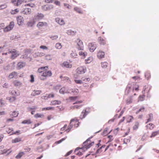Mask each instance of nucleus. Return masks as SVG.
Listing matches in <instances>:
<instances>
[{
    "label": "nucleus",
    "mask_w": 159,
    "mask_h": 159,
    "mask_svg": "<svg viewBox=\"0 0 159 159\" xmlns=\"http://www.w3.org/2000/svg\"><path fill=\"white\" fill-rule=\"evenodd\" d=\"M48 66L41 67L38 69V72L39 73H42L39 76V78L41 80H45L47 77L52 76V72L50 70H48Z\"/></svg>",
    "instance_id": "nucleus-1"
},
{
    "label": "nucleus",
    "mask_w": 159,
    "mask_h": 159,
    "mask_svg": "<svg viewBox=\"0 0 159 159\" xmlns=\"http://www.w3.org/2000/svg\"><path fill=\"white\" fill-rule=\"evenodd\" d=\"M76 43V48L79 50H82L84 49V45L83 42L80 39H77L75 41Z\"/></svg>",
    "instance_id": "nucleus-2"
},
{
    "label": "nucleus",
    "mask_w": 159,
    "mask_h": 159,
    "mask_svg": "<svg viewBox=\"0 0 159 159\" xmlns=\"http://www.w3.org/2000/svg\"><path fill=\"white\" fill-rule=\"evenodd\" d=\"M8 53L11 54V58L12 59H15L19 55L15 49H9Z\"/></svg>",
    "instance_id": "nucleus-3"
},
{
    "label": "nucleus",
    "mask_w": 159,
    "mask_h": 159,
    "mask_svg": "<svg viewBox=\"0 0 159 159\" xmlns=\"http://www.w3.org/2000/svg\"><path fill=\"white\" fill-rule=\"evenodd\" d=\"M79 125V122L78 120L75 118L72 119L69 125V128H72L74 125L75 127H77Z\"/></svg>",
    "instance_id": "nucleus-4"
},
{
    "label": "nucleus",
    "mask_w": 159,
    "mask_h": 159,
    "mask_svg": "<svg viewBox=\"0 0 159 159\" xmlns=\"http://www.w3.org/2000/svg\"><path fill=\"white\" fill-rule=\"evenodd\" d=\"M94 144V142H91L90 140L88 139L84 143V148L87 149L90 148Z\"/></svg>",
    "instance_id": "nucleus-5"
},
{
    "label": "nucleus",
    "mask_w": 159,
    "mask_h": 159,
    "mask_svg": "<svg viewBox=\"0 0 159 159\" xmlns=\"http://www.w3.org/2000/svg\"><path fill=\"white\" fill-rule=\"evenodd\" d=\"M25 0H12L11 1V2L14 6L18 7L24 3H26Z\"/></svg>",
    "instance_id": "nucleus-6"
},
{
    "label": "nucleus",
    "mask_w": 159,
    "mask_h": 159,
    "mask_svg": "<svg viewBox=\"0 0 159 159\" xmlns=\"http://www.w3.org/2000/svg\"><path fill=\"white\" fill-rule=\"evenodd\" d=\"M14 26V22L13 21H11L8 25L4 29L3 31L5 32L9 31L13 29Z\"/></svg>",
    "instance_id": "nucleus-7"
},
{
    "label": "nucleus",
    "mask_w": 159,
    "mask_h": 159,
    "mask_svg": "<svg viewBox=\"0 0 159 159\" xmlns=\"http://www.w3.org/2000/svg\"><path fill=\"white\" fill-rule=\"evenodd\" d=\"M83 102L82 100H80L79 101H77L76 102L73 103V104H75L73 107V109H80L83 106V105L81 104Z\"/></svg>",
    "instance_id": "nucleus-8"
},
{
    "label": "nucleus",
    "mask_w": 159,
    "mask_h": 159,
    "mask_svg": "<svg viewBox=\"0 0 159 159\" xmlns=\"http://www.w3.org/2000/svg\"><path fill=\"white\" fill-rule=\"evenodd\" d=\"M86 71V68L83 66H80L76 70L77 73L79 74H83Z\"/></svg>",
    "instance_id": "nucleus-9"
},
{
    "label": "nucleus",
    "mask_w": 159,
    "mask_h": 159,
    "mask_svg": "<svg viewBox=\"0 0 159 159\" xmlns=\"http://www.w3.org/2000/svg\"><path fill=\"white\" fill-rule=\"evenodd\" d=\"M16 20L17 24L19 25H22L24 23V19L23 17L21 16H19L16 17Z\"/></svg>",
    "instance_id": "nucleus-10"
},
{
    "label": "nucleus",
    "mask_w": 159,
    "mask_h": 159,
    "mask_svg": "<svg viewBox=\"0 0 159 159\" xmlns=\"http://www.w3.org/2000/svg\"><path fill=\"white\" fill-rule=\"evenodd\" d=\"M89 48L91 52H93L96 48V44L94 43H90L89 44Z\"/></svg>",
    "instance_id": "nucleus-11"
},
{
    "label": "nucleus",
    "mask_w": 159,
    "mask_h": 159,
    "mask_svg": "<svg viewBox=\"0 0 159 159\" xmlns=\"http://www.w3.org/2000/svg\"><path fill=\"white\" fill-rule=\"evenodd\" d=\"M48 25V24L47 22H39L37 25V26L39 28H41L42 27L45 26H46Z\"/></svg>",
    "instance_id": "nucleus-12"
},
{
    "label": "nucleus",
    "mask_w": 159,
    "mask_h": 159,
    "mask_svg": "<svg viewBox=\"0 0 159 159\" xmlns=\"http://www.w3.org/2000/svg\"><path fill=\"white\" fill-rule=\"evenodd\" d=\"M31 12V9L28 8L24 9V10L22 11V13L26 15L30 14Z\"/></svg>",
    "instance_id": "nucleus-13"
},
{
    "label": "nucleus",
    "mask_w": 159,
    "mask_h": 159,
    "mask_svg": "<svg viewBox=\"0 0 159 159\" xmlns=\"http://www.w3.org/2000/svg\"><path fill=\"white\" fill-rule=\"evenodd\" d=\"M17 73L14 71L9 74V78L10 79H12L14 77L16 78L17 77Z\"/></svg>",
    "instance_id": "nucleus-14"
},
{
    "label": "nucleus",
    "mask_w": 159,
    "mask_h": 159,
    "mask_svg": "<svg viewBox=\"0 0 159 159\" xmlns=\"http://www.w3.org/2000/svg\"><path fill=\"white\" fill-rule=\"evenodd\" d=\"M147 118V121L146 123H147L148 122L151 121L153 119V114L152 113L148 114L146 117Z\"/></svg>",
    "instance_id": "nucleus-15"
},
{
    "label": "nucleus",
    "mask_w": 159,
    "mask_h": 159,
    "mask_svg": "<svg viewBox=\"0 0 159 159\" xmlns=\"http://www.w3.org/2000/svg\"><path fill=\"white\" fill-rule=\"evenodd\" d=\"M56 21L61 25H63L65 24V22L62 19L59 18H57L55 19Z\"/></svg>",
    "instance_id": "nucleus-16"
},
{
    "label": "nucleus",
    "mask_w": 159,
    "mask_h": 159,
    "mask_svg": "<svg viewBox=\"0 0 159 159\" xmlns=\"http://www.w3.org/2000/svg\"><path fill=\"white\" fill-rule=\"evenodd\" d=\"M71 129V128H69V125L68 126L67 125H65L61 129V130L62 131H65L68 132Z\"/></svg>",
    "instance_id": "nucleus-17"
},
{
    "label": "nucleus",
    "mask_w": 159,
    "mask_h": 159,
    "mask_svg": "<svg viewBox=\"0 0 159 159\" xmlns=\"http://www.w3.org/2000/svg\"><path fill=\"white\" fill-rule=\"evenodd\" d=\"M25 63L20 62L17 64V68L18 69H20L25 66Z\"/></svg>",
    "instance_id": "nucleus-18"
},
{
    "label": "nucleus",
    "mask_w": 159,
    "mask_h": 159,
    "mask_svg": "<svg viewBox=\"0 0 159 159\" xmlns=\"http://www.w3.org/2000/svg\"><path fill=\"white\" fill-rule=\"evenodd\" d=\"M62 66L66 68H71L72 67V65L70 64L69 62L65 61L63 63Z\"/></svg>",
    "instance_id": "nucleus-19"
},
{
    "label": "nucleus",
    "mask_w": 159,
    "mask_h": 159,
    "mask_svg": "<svg viewBox=\"0 0 159 159\" xmlns=\"http://www.w3.org/2000/svg\"><path fill=\"white\" fill-rule=\"evenodd\" d=\"M81 79L83 81V83L87 84V83L90 81V79L89 78L86 77L84 76L81 78Z\"/></svg>",
    "instance_id": "nucleus-20"
},
{
    "label": "nucleus",
    "mask_w": 159,
    "mask_h": 159,
    "mask_svg": "<svg viewBox=\"0 0 159 159\" xmlns=\"http://www.w3.org/2000/svg\"><path fill=\"white\" fill-rule=\"evenodd\" d=\"M98 41L99 43L101 44V45H105L106 43V41L104 39L102 38L101 37H99L98 38Z\"/></svg>",
    "instance_id": "nucleus-21"
},
{
    "label": "nucleus",
    "mask_w": 159,
    "mask_h": 159,
    "mask_svg": "<svg viewBox=\"0 0 159 159\" xmlns=\"http://www.w3.org/2000/svg\"><path fill=\"white\" fill-rule=\"evenodd\" d=\"M104 55L105 53L104 52L99 51L98 53L97 56L99 58L101 59L104 57Z\"/></svg>",
    "instance_id": "nucleus-22"
},
{
    "label": "nucleus",
    "mask_w": 159,
    "mask_h": 159,
    "mask_svg": "<svg viewBox=\"0 0 159 159\" xmlns=\"http://www.w3.org/2000/svg\"><path fill=\"white\" fill-rule=\"evenodd\" d=\"M41 91L40 90H34L31 93V95L34 96L40 94Z\"/></svg>",
    "instance_id": "nucleus-23"
},
{
    "label": "nucleus",
    "mask_w": 159,
    "mask_h": 159,
    "mask_svg": "<svg viewBox=\"0 0 159 159\" xmlns=\"http://www.w3.org/2000/svg\"><path fill=\"white\" fill-rule=\"evenodd\" d=\"M146 127L148 129L152 130L155 127V125L152 123H149L146 125Z\"/></svg>",
    "instance_id": "nucleus-24"
},
{
    "label": "nucleus",
    "mask_w": 159,
    "mask_h": 159,
    "mask_svg": "<svg viewBox=\"0 0 159 159\" xmlns=\"http://www.w3.org/2000/svg\"><path fill=\"white\" fill-rule=\"evenodd\" d=\"M13 83L15 86H20L21 85V83L19 81L16 80L13 82Z\"/></svg>",
    "instance_id": "nucleus-25"
},
{
    "label": "nucleus",
    "mask_w": 159,
    "mask_h": 159,
    "mask_svg": "<svg viewBox=\"0 0 159 159\" xmlns=\"http://www.w3.org/2000/svg\"><path fill=\"white\" fill-rule=\"evenodd\" d=\"M89 113V112L86 111V110H84L82 111L81 115V116L82 117H81V118H84Z\"/></svg>",
    "instance_id": "nucleus-26"
},
{
    "label": "nucleus",
    "mask_w": 159,
    "mask_h": 159,
    "mask_svg": "<svg viewBox=\"0 0 159 159\" xmlns=\"http://www.w3.org/2000/svg\"><path fill=\"white\" fill-rule=\"evenodd\" d=\"M133 119L134 117L128 115L126 116V120L128 123L131 122Z\"/></svg>",
    "instance_id": "nucleus-27"
},
{
    "label": "nucleus",
    "mask_w": 159,
    "mask_h": 159,
    "mask_svg": "<svg viewBox=\"0 0 159 159\" xmlns=\"http://www.w3.org/2000/svg\"><path fill=\"white\" fill-rule=\"evenodd\" d=\"M44 17V15L41 13H38L37 15L35 16L36 19L40 20L43 19Z\"/></svg>",
    "instance_id": "nucleus-28"
},
{
    "label": "nucleus",
    "mask_w": 159,
    "mask_h": 159,
    "mask_svg": "<svg viewBox=\"0 0 159 159\" xmlns=\"http://www.w3.org/2000/svg\"><path fill=\"white\" fill-rule=\"evenodd\" d=\"M67 33L69 35L74 36L75 35L76 33V31H72L71 30H70L67 31Z\"/></svg>",
    "instance_id": "nucleus-29"
},
{
    "label": "nucleus",
    "mask_w": 159,
    "mask_h": 159,
    "mask_svg": "<svg viewBox=\"0 0 159 159\" xmlns=\"http://www.w3.org/2000/svg\"><path fill=\"white\" fill-rule=\"evenodd\" d=\"M21 141V139L20 138H16L12 140L11 142L12 143H15L19 142Z\"/></svg>",
    "instance_id": "nucleus-30"
},
{
    "label": "nucleus",
    "mask_w": 159,
    "mask_h": 159,
    "mask_svg": "<svg viewBox=\"0 0 159 159\" xmlns=\"http://www.w3.org/2000/svg\"><path fill=\"white\" fill-rule=\"evenodd\" d=\"M59 92L61 93L62 94H64L65 93H67L69 92H68L67 90L65 88H61L59 91Z\"/></svg>",
    "instance_id": "nucleus-31"
},
{
    "label": "nucleus",
    "mask_w": 159,
    "mask_h": 159,
    "mask_svg": "<svg viewBox=\"0 0 159 159\" xmlns=\"http://www.w3.org/2000/svg\"><path fill=\"white\" fill-rule=\"evenodd\" d=\"M158 134H159V130L152 132L150 136V137L152 138L154 137Z\"/></svg>",
    "instance_id": "nucleus-32"
},
{
    "label": "nucleus",
    "mask_w": 159,
    "mask_h": 159,
    "mask_svg": "<svg viewBox=\"0 0 159 159\" xmlns=\"http://www.w3.org/2000/svg\"><path fill=\"white\" fill-rule=\"evenodd\" d=\"M60 78L63 80H66L69 83H71V81L70 80L69 78L67 77H63L61 75L60 76Z\"/></svg>",
    "instance_id": "nucleus-33"
},
{
    "label": "nucleus",
    "mask_w": 159,
    "mask_h": 159,
    "mask_svg": "<svg viewBox=\"0 0 159 159\" xmlns=\"http://www.w3.org/2000/svg\"><path fill=\"white\" fill-rule=\"evenodd\" d=\"M18 115V113L15 111L12 112L10 114V116L12 118L17 117Z\"/></svg>",
    "instance_id": "nucleus-34"
},
{
    "label": "nucleus",
    "mask_w": 159,
    "mask_h": 159,
    "mask_svg": "<svg viewBox=\"0 0 159 159\" xmlns=\"http://www.w3.org/2000/svg\"><path fill=\"white\" fill-rule=\"evenodd\" d=\"M93 60V58L92 57H89L85 60V62L86 64L90 63Z\"/></svg>",
    "instance_id": "nucleus-35"
},
{
    "label": "nucleus",
    "mask_w": 159,
    "mask_h": 159,
    "mask_svg": "<svg viewBox=\"0 0 159 159\" xmlns=\"http://www.w3.org/2000/svg\"><path fill=\"white\" fill-rule=\"evenodd\" d=\"M139 85L134 84L133 88V91L135 90L136 91H138L139 90Z\"/></svg>",
    "instance_id": "nucleus-36"
},
{
    "label": "nucleus",
    "mask_w": 159,
    "mask_h": 159,
    "mask_svg": "<svg viewBox=\"0 0 159 159\" xmlns=\"http://www.w3.org/2000/svg\"><path fill=\"white\" fill-rule=\"evenodd\" d=\"M139 125V122L138 121H136L133 126V129L134 130H136L138 129Z\"/></svg>",
    "instance_id": "nucleus-37"
},
{
    "label": "nucleus",
    "mask_w": 159,
    "mask_h": 159,
    "mask_svg": "<svg viewBox=\"0 0 159 159\" xmlns=\"http://www.w3.org/2000/svg\"><path fill=\"white\" fill-rule=\"evenodd\" d=\"M24 153L23 152H20L16 156V159L20 158L24 155Z\"/></svg>",
    "instance_id": "nucleus-38"
},
{
    "label": "nucleus",
    "mask_w": 159,
    "mask_h": 159,
    "mask_svg": "<svg viewBox=\"0 0 159 159\" xmlns=\"http://www.w3.org/2000/svg\"><path fill=\"white\" fill-rule=\"evenodd\" d=\"M19 12V10L18 9H16L15 10H11V13L12 15H15Z\"/></svg>",
    "instance_id": "nucleus-39"
},
{
    "label": "nucleus",
    "mask_w": 159,
    "mask_h": 159,
    "mask_svg": "<svg viewBox=\"0 0 159 159\" xmlns=\"http://www.w3.org/2000/svg\"><path fill=\"white\" fill-rule=\"evenodd\" d=\"M44 115L42 114L37 113L34 115V117L36 118H43L44 117Z\"/></svg>",
    "instance_id": "nucleus-40"
},
{
    "label": "nucleus",
    "mask_w": 159,
    "mask_h": 159,
    "mask_svg": "<svg viewBox=\"0 0 159 159\" xmlns=\"http://www.w3.org/2000/svg\"><path fill=\"white\" fill-rule=\"evenodd\" d=\"M31 122L30 119H28L23 120L22 122L21 123L23 124H30Z\"/></svg>",
    "instance_id": "nucleus-41"
},
{
    "label": "nucleus",
    "mask_w": 159,
    "mask_h": 159,
    "mask_svg": "<svg viewBox=\"0 0 159 159\" xmlns=\"http://www.w3.org/2000/svg\"><path fill=\"white\" fill-rule=\"evenodd\" d=\"M113 145L112 144H110L109 145L107 146V147L104 150V151H106L108 149H109L110 150H112L113 149Z\"/></svg>",
    "instance_id": "nucleus-42"
},
{
    "label": "nucleus",
    "mask_w": 159,
    "mask_h": 159,
    "mask_svg": "<svg viewBox=\"0 0 159 159\" xmlns=\"http://www.w3.org/2000/svg\"><path fill=\"white\" fill-rule=\"evenodd\" d=\"M80 148H77L75 149V152L76 155L79 156H81L82 155V153L79 150Z\"/></svg>",
    "instance_id": "nucleus-43"
},
{
    "label": "nucleus",
    "mask_w": 159,
    "mask_h": 159,
    "mask_svg": "<svg viewBox=\"0 0 159 159\" xmlns=\"http://www.w3.org/2000/svg\"><path fill=\"white\" fill-rule=\"evenodd\" d=\"M79 54L80 56H82L84 58L87 56V53L86 52L80 51L79 52Z\"/></svg>",
    "instance_id": "nucleus-44"
},
{
    "label": "nucleus",
    "mask_w": 159,
    "mask_h": 159,
    "mask_svg": "<svg viewBox=\"0 0 159 159\" xmlns=\"http://www.w3.org/2000/svg\"><path fill=\"white\" fill-rule=\"evenodd\" d=\"M74 10L78 13L80 14H82L83 12L81 9L78 7H75L74 8Z\"/></svg>",
    "instance_id": "nucleus-45"
},
{
    "label": "nucleus",
    "mask_w": 159,
    "mask_h": 159,
    "mask_svg": "<svg viewBox=\"0 0 159 159\" xmlns=\"http://www.w3.org/2000/svg\"><path fill=\"white\" fill-rule=\"evenodd\" d=\"M62 46L60 43H58L55 45V47L57 49H60L61 48Z\"/></svg>",
    "instance_id": "nucleus-46"
},
{
    "label": "nucleus",
    "mask_w": 159,
    "mask_h": 159,
    "mask_svg": "<svg viewBox=\"0 0 159 159\" xmlns=\"http://www.w3.org/2000/svg\"><path fill=\"white\" fill-rule=\"evenodd\" d=\"M37 108V107L36 106H33L32 107H28L27 108V110L28 111L31 110H35Z\"/></svg>",
    "instance_id": "nucleus-47"
},
{
    "label": "nucleus",
    "mask_w": 159,
    "mask_h": 159,
    "mask_svg": "<svg viewBox=\"0 0 159 159\" xmlns=\"http://www.w3.org/2000/svg\"><path fill=\"white\" fill-rule=\"evenodd\" d=\"M35 23V22L34 21L29 22L27 23V25L28 26L32 27L34 24Z\"/></svg>",
    "instance_id": "nucleus-48"
},
{
    "label": "nucleus",
    "mask_w": 159,
    "mask_h": 159,
    "mask_svg": "<svg viewBox=\"0 0 159 159\" xmlns=\"http://www.w3.org/2000/svg\"><path fill=\"white\" fill-rule=\"evenodd\" d=\"M145 77L148 80L150 78L151 75L150 72H146L145 73Z\"/></svg>",
    "instance_id": "nucleus-49"
},
{
    "label": "nucleus",
    "mask_w": 159,
    "mask_h": 159,
    "mask_svg": "<svg viewBox=\"0 0 159 159\" xmlns=\"http://www.w3.org/2000/svg\"><path fill=\"white\" fill-rule=\"evenodd\" d=\"M6 132L8 134H12L13 132V130L12 128H8L7 129V130H6Z\"/></svg>",
    "instance_id": "nucleus-50"
},
{
    "label": "nucleus",
    "mask_w": 159,
    "mask_h": 159,
    "mask_svg": "<svg viewBox=\"0 0 159 159\" xmlns=\"http://www.w3.org/2000/svg\"><path fill=\"white\" fill-rule=\"evenodd\" d=\"M108 63L106 62H102L101 63V66L103 68H106L107 67Z\"/></svg>",
    "instance_id": "nucleus-51"
},
{
    "label": "nucleus",
    "mask_w": 159,
    "mask_h": 159,
    "mask_svg": "<svg viewBox=\"0 0 159 159\" xmlns=\"http://www.w3.org/2000/svg\"><path fill=\"white\" fill-rule=\"evenodd\" d=\"M145 95L143 94L142 95H140L139 98V101H143L144 100Z\"/></svg>",
    "instance_id": "nucleus-52"
},
{
    "label": "nucleus",
    "mask_w": 159,
    "mask_h": 159,
    "mask_svg": "<svg viewBox=\"0 0 159 159\" xmlns=\"http://www.w3.org/2000/svg\"><path fill=\"white\" fill-rule=\"evenodd\" d=\"M74 81L77 84H82V83H83L82 80H75Z\"/></svg>",
    "instance_id": "nucleus-53"
},
{
    "label": "nucleus",
    "mask_w": 159,
    "mask_h": 159,
    "mask_svg": "<svg viewBox=\"0 0 159 159\" xmlns=\"http://www.w3.org/2000/svg\"><path fill=\"white\" fill-rule=\"evenodd\" d=\"M53 109L54 107H47L43 108L42 109V111H43L44 110H49Z\"/></svg>",
    "instance_id": "nucleus-54"
},
{
    "label": "nucleus",
    "mask_w": 159,
    "mask_h": 159,
    "mask_svg": "<svg viewBox=\"0 0 159 159\" xmlns=\"http://www.w3.org/2000/svg\"><path fill=\"white\" fill-rule=\"evenodd\" d=\"M72 92L75 95L77 94L79 92V91L78 89H72Z\"/></svg>",
    "instance_id": "nucleus-55"
},
{
    "label": "nucleus",
    "mask_w": 159,
    "mask_h": 159,
    "mask_svg": "<svg viewBox=\"0 0 159 159\" xmlns=\"http://www.w3.org/2000/svg\"><path fill=\"white\" fill-rule=\"evenodd\" d=\"M52 105L59 104L60 103V102L57 100L53 101L51 102Z\"/></svg>",
    "instance_id": "nucleus-56"
},
{
    "label": "nucleus",
    "mask_w": 159,
    "mask_h": 159,
    "mask_svg": "<svg viewBox=\"0 0 159 159\" xmlns=\"http://www.w3.org/2000/svg\"><path fill=\"white\" fill-rule=\"evenodd\" d=\"M145 108L144 107H142L140 108L136 112V114H138L140 112H143L144 111Z\"/></svg>",
    "instance_id": "nucleus-57"
},
{
    "label": "nucleus",
    "mask_w": 159,
    "mask_h": 159,
    "mask_svg": "<svg viewBox=\"0 0 159 159\" xmlns=\"http://www.w3.org/2000/svg\"><path fill=\"white\" fill-rule=\"evenodd\" d=\"M66 139V138H62V139H61L60 140H59L58 141H56L55 142V143L56 144H58L62 142L64 140Z\"/></svg>",
    "instance_id": "nucleus-58"
},
{
    "label": "nucleus",
    "mask_w": 159,
    "mask_h": 159,
    "mask_svg": "<svg viewBox=\"0 0 159 159\" xmlns=\"http://www.w3.org/2000/svg\"><path fill=\"white\" fill-rule=\"evenodd\" d=\"M35 5L33 3H30V4H25V6H29L31 7H35Z\"/></svg>",
    "instance_id": "nucleus-59"
},
{
    "label": "nucleus",
    "mask_w": 159,
    "mask_h": 159,
    "mask_svg": "<svg viewBox=\"0 0 159 159\" xmlns=\"http://www.w3.org/2000/svg\"><path fill=\"white\" fill-rule=\"evenodd\" d=\"M54 3L56 5L60 6V2L58 0H55L54 1Z\"/></svg>",
    "instance_id": "nucleus-60"
},
{
    "label": "nucleus",
    "mask_w": 159,
    "mask_h": 159,
    "mask_svg": "<svg viewBox=\"0 0 159 159\" xmlns=\"http://www.w3.org/2000/svg\"><path fill=\"white\" fill-rule=\"evenodd\" d=\"M58 37L57 35H54L51 36L50 38L52 40H55L57 39Z\"/></svg>",
    "instance_id": "nucleus-61"
},
{
    "label": "nucleus",
    "mask_w": 159,
    "mask_h": 159,
    "mask_svg": "<svg viewBox=\"0 0 159 159\" xmlns=\"http://www.w3.org/2000/svg\"><path fill=\"white\" fill-rule=\"evenodd\" d=\"M108 138L109 139L108 142H111L113 139L112 136L111 135L108 136Z\"/></svg>",
    "instance_id": "nucleus-62"
},
{
    "label": "nucleus",
    "mask_w": 159,
    "mask_h": 159,
    "mask_svg": "<svg viewBox=\"0 0 159 159\" xmlns=\"http://www.w3.org/2000/svg\"><path fill=\"white\" fill-rule=\"evenodd\" d=\"M132 102V101L130 98L128 99L126 101V103L127 104H129Z\"/></svg>",
    "instance_id": "nucleus-63"
},
{
    "label": "nucleus",
    "mask_w": 159,
    "mask_h": 159,
    "mask_svg": "<svg viewBox=\"0 0 159 159\" xmlns=\"http://www.w3.org/2000/svg\"><path fill=\"white\" fill-rule=\"evenodd\" d=\"M7 5L5 4H3L0 6V10L2 9L5 8L7 7Z\"/></svg>",
    "instance_id": "nucleus-64"
}]
</instances>
